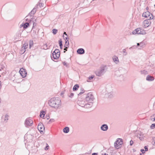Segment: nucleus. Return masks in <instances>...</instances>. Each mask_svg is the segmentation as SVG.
<instances>
[{
  "label": "nucleus",
  "instance_id": "nucleus-36",
  "mask_svg": "<svg viewBox=\"0 0 155 155\" xmlns=\"http://www.w3.org/2000/svg\"><path fill=\"white\" fill-rule=\"evenodd\" d=\"M154 115H153V116H151V120L153 121H155V117Z\"/></svg>",
  "mask_w": 155,
  "mask_h": 155
},
{
  "label": "nucleus",
  "instance_id": "nucleus-34",
  "mask_svg": "<svg viewBox=\"0 0 155 155\" xmlns=\"http://www.w3.org/2000/svg\"><path fill=\"white\" fill-rule=\"evenodd\" d=\"M122 52H123V54H124V55L126 56V55H127V52H126V49H124L123 50Z\"/></svg>",
  "mask_w": 155,
  "mask_h": 155
},
{
  "label": "nucleus",
  "instance_id": "nucleus-49",
  "mask_svg": "<svg viewBox=\"0 0 155 155\" xmlns=\"http://www.w3.org/2000/svg\"><path fill=\"white\" fill-rule=\"evenodd\" d=\"M68 48H64V50L65 51H64V53L65 52V51H67V50Z\"/></svg>",
  "mask_w": 155,
  "mask_h": 155
},
{
  "label": "nucleus",
  "instance_id": "nucleus-47",
  "mask_svg": "<svg viewBox=\"0 0 155 155\" xmlns=\"http://www.w3.org/2000/svg\"><path fill=\"white\" fill-rule=\"evenodd\" d=\"M134 143V142L133 140H131L130 142V146H132L133 145V144Z\"/></svg>",
  "mask_w": 155,
  "mask_h": 155
},
{
  "label": "nucleus",
  "instance_id": "nucleus-20",
  "mask_svg": "<svg viewBox=\"0 0 155 155\" xmlns=\"http://www.w3.org/2000/svg\"><path fill=\"white\" fill-rule=\"evenodd\" d=\"M79 87V85L78 84H75L73 88V90L74 91H77Z\"/></svg>",
  "mask_w": 155,
  "mask_h": 155
},
{
  "label": "nucleus",
  "instance_id": "nucleus-8",
  "mask_svg": "<svg viewBox=\"0 0 155 155\" xmlns=\"http://www.w3.org/2000/svg\"><path fill=\"white\" fill-rule=\"evenodd\" d=\"M119 140H117L114 143V145L115 148L118 149L120 147L121 145L123 143V141L121 139H119Z\"/></svg>",
  "mask_w": 155,
  "mask_h": 155
},
{
  "label": "nucleus",
  "instance_id": "nucleus-21",
  "mask_svg": "<svg viewBox=\"0 0 155 155\" xmlns=\"http://www.w3.org/2000/svg\"><path fill=\"white\" fill-rule=\"evenodd\" d=\"M137 137L139 138L140 140H142L144 139L143 135H141L140 134H138L137 135Z\"/></svg>",
  "mask_w": 155,
  "mask_h": 155
},
{
  "label": "nucleus",
  "instance_id": "nucleus-1",
  "mask_svg": "<svg viewBox=\"0 0 155 155\" xmlns=\"http://www.w3.org/2000/svg\"><path fill=\"white\" fill-rule=\"evenodd\" d=\"M61 100L58 97H53L48 101L49 105L55 109H58L61 105Z\"/></svg>",
  "mask_w": 155,
  "mask_h": 155
},
{
  "label": "nucleus",
  "instance_id": "nucleus-28",
  "mask_svg": "<svg viewBox=\"0 0 155 155\" xmlns=\"http://www.w3.org/2000/svg\"><path fill=\"white\" fill-rule=\"evenodd\" d=\"M59 45L60 46V48L61 49H62V47L63 46L62 45V41L61 40V39H60L59 40Z\"/></svg>",
  "mask_w": 155,
  "mask_h": 155
},
{
  "label": "nucleus",
  "instance_id": "nucleus-6",
  "mask_svg": "<svg viewBox=\"0 0 155 155\" xmlns=\"http://www.w3.org/2000/svg\"><path fill=\"white\" fill-rule=\"evenodd\" d=\"M60 55V52L58 49H56L52 53V55L53 58L56 59L59 58Z\"/></svg>",
  "mask_w": 155,
  "mask_h": 155
},
{
  "label": "nucleus",
  "instance_id": "nucleus-59",
  "mask_svg": "<svg viewBox=\"0 0 155 155\" xmlns=\"http://www.w3.org/2000/svg\"><path fill=\"white\" fill-rule=\"evenodd\" d=\"M101 155H108L107 154H106V153H105L104 154H102Z\"/></svg>",
  "mask_w": 155,
  "mask_h": 155
},
{
  "label": "nucleus",
  "instance_id": "nucleus-30",
  "mask_svg": "<svg viewBox=\"0 0 155 155\" xmlns=\"http://www.w3.org/2000/svg\"><path fill=\"white\" fill-rule=\"evenodd\" d=\"M69 47V41H66L65 45H64V47L66 48H68Z\"/></svg>",
  "mask_w": 155,
  "mask_h": 155
},
{
  "label": "nucleus",
  "instance_id": "nucleus-15",
  "mask_svg": "<svg viewBox=\"0 0 155 155\" xmlns=\"http://www.w3.org/2000/svg\"><path fill=\"white\" fill-rule=\"evenodd\" d=\"M113 59L114 61L116 64H117L119 62L118 57L116 56H114L113 58Z\"/></svg>",
  "mask_w": 155,
  "mask_h": 155
},
{
  "label": "nucleus",
  "instance_id": "nucleus-26",
  "mask_svg": "<svg viewBox=\"0 0 155 155\" xmlns=\"http://www.w3.org/2000/svg\"><path fill=\"white\" fill-rule=\"evenodd\" d=\"M29 25V24L28 22L24 23V29L27 28Z\"/></svg>",
  "mask_w": 155,
  "mask_h": 155
},
{
  "label": "nucleus",
  "instance_id": "nucleus-53",
  "mask_svg": "<svg viewBox=\"0 0 155 155\" xmlns=\"http://www.w3.org/2000/svg\"><path fill=\"white\" fill-rule=\"evenodd\" d=\"M63 34L64 35H65L66 36H68L65 32H64Z\"/></svg>",
  "mask_w": 155,
  "mask_h": 155
},
{
  "label": "nucleus",
  "instance_id": "nucleus-19",
  "mask_svg": "<svg viewBox=\"0 0 155 155\" xmlns=\"http://www.w3.org/2000/svg\"><path fill=\"white\" fill-rule=\"evenodd\" d=\"M69 131V128L68 127H65L63 129V131L64 133H67Z\"/></svg>",
  "mask_w": 155,
  "mask_h": 155
},
{
  "label": "nucleus",
  "instance_id": "nucleus-61",
  "mask_svg": "<svg viewBox=\"0 0 155 155\" xmlns=\"http://www.w3.org/2000/svg\"><path fill=\"white\" fill-rule=\"evenodd\" d=\"M140 155H142V154H141V153H140Z\"/></svg>",
  "mask_w": 155,
  "mask_h": 155
},
{
  "label": "nucleus",
  "instance_id": "nucleus-43",
  "mask_svg": "<svg viewBox=\"0 0 155 155\" xmlns=\"http://www.w3.org/2000/svg\"><path fill=\"white\" fill-rule=\"evenodd\" d=\"M49 146L47 143L46 144V146L45 148V150H47L48 149Z\"/></svg>",
  "mask_w": 155,
  "mask_h": 155
},
{
  "label": "nucleus",
  "instance_id": "nucleus-42",
  "mask_svg": "<svg viewBox=\"0 0 155 155\" xmlns=\"http://www.w3.org/2000/svg\"><path fill=\"white\" fill-rule=\"evenodd\" d=\"M34 21H33V28H34V26H35L37 25V24L35 23V22L36 21V19H35V20Z\"/></svg>",
  "mask_w": 155,
  "mask_h": 155
},
{
  "label": "nucleus",
  "instance_id": "nucleus-2",
  "mask_svg": "<svg viewBox=\"0 0 155 155\" xmlns=\"http://www.w3.org/2000/svg\"><path fill=\"white\" fill-rule=\"evenodd\" d=\"M107 69L106 65H103L101 66L100 69L95 72L96 75L98 76H101L103 75L105 72V70Z\"/></svg>",
  "mask_w": 155,
  "mask_h": 155
},
{
  "label": "nucleus",
  "instance_id": "nucleus-50",
  "mask_svg": "<svg viewBox=\"0 0 155 155\" xmlns=\"http://www.w3.org/2000/svg\"><path fill=\"white\" fill-rule=\"evenodd\" d=\"M23 27V28H24V23H22L21 25H20V27Z\"/></svg>",
  "mask_w": 155,
  "mask_h": 155
},
{
  "label": "nucleus",
  "instance_id": "nucleus-40",
  "mask_svg": "<svg viewBox=\"0 0 155 155\" xmlns=\"http://www.w3.org/2000/svg\"><path fill=\"white\" fill-rule=\"evenodd\" d=\"M150 128L152 129L155 128V123L153 124L150 126Z\"/></svg>",
  "mask_w": 155,
  "mask_h": 155
},
{
  "label": "nucleus",
  "instance_id": "nucleus-41",
  "mask_svg": "<svg viewBox=\"0 0 155 155\" xmlns=\"http://www.w3.org/2000/svg\"><path fill=\"white\" fill-rule=\"evenodd\" d=\"M153 140L152 141V144L155 145V137H153L152 139Z\"/></svg>",
  "mask_w": 155,
  "mask_h": 155
},
{
  "label": "nucleus",
  "instance_id": "nucleus-44",
  "mask_svg": "<svg viewBox=\"0 0 155 155\" xmlns=\"http://www.w3.org/2000/svg\"><path fill=\"white\" fill-rule=\"evenodd\" d=\"M63 64L64 65L66 66V67H68V64L65 62H63Z\"/></svg>",
  "mask_w": 155,
  "mask_h": 155
},
{
  "label": "nucleus",
  "instance_id": "nucleus-10",
  "mask_svg": "<svg viewBox=\"0 0 155 155\" xmlns=\"http://www.w3.org/2000/svg\"><path fill=\"white\" fill-rule=\"evenodd\" d=\"M19 72L23 78H25L27 74V72L25 69L23 68L20 69Z\"/></svg>",
  "mask_w": 155,
  "mask_h": 155
},
{
  "label": "nucleus",
  "instance_id": "nucleus-60",
  "mask_svg": "<svg viewBox=\"0 0 155 155\" xmlns=\"http://www.w3.org/2000/svg\"><path fill=\"white\" fill-rule=\"evenodd\" d=\"M132 47H131L130 48H129V49H132Z\"/></svg>",
  "mask_w": 155,
  "mask_h": 155
},
{
  "label": "nucleus",
  "instance_id": "nucleus-51",
  "mask_svg": "<svg viewBox=\"0 0 155 155\" xmlns=\"http://www.w3.org/2000/svg\"><path fill=\"white\" fill-rule=\"evenodd\" d=\"M24 47L22 46L21 48V51H22V52L23 53V50H24Z\"/></svg>",
  "mask_w": 155,
  "mask_h": 155
},
{
  "label": "nucleus",
  "instance_id": "nucleus-13",
  "mask_svg": "<svg viewBox=\"0 0 155 155\" xmlns=\"http://www.w3.org/2000/svg\"><path fill=\"white\" fill-rule=\"evenodd\" d=\"M77 52L79 54H83L85 53V50L82 48H80L77 50Z\"/></svg>",
  "mask_w": 155,
  "mask_h": 155
},
{
  "label": "nucleus",
  "instance_id": "nucleus-9",
  "mask_svg": "<svg viewBox=\"0 0 155 155\" xmlns=\"http://www.w3.org/2000/svg\"><path fill=\"white\" fill-rule=\"evenodd\" d=\"M38 128L41 134H44V131L45 130V127L42 123H40L38 125Z\"/></svg>",
  "mask_w": 155,
  "mask_h": 155
},
{
  "label": "nucleus",
  "instance_id": "nucleus-58",
  "mask_svg": "<svg viewBox=\"0 0 155 155\" xmlns=\"http://www.w3.org/2000/svg\"><path fill=\"white\" fill-rule=\"evenodd\" d=\"M146 9L147 10H148V9H149V8L148 7H147L146 8Z\"/></svg>",
  "mask_w": 155,
  "mask_h": 155
},
{
  "label": "nucleus",
  "instance_id": "nucleus-3",
  "mask_svg": "<svg viewBox=\"0 0 155 155\" xmlns=\"http://www.w3.org/2000/svg\"><path fill=\"white\" fill-rule=\"evenodd\" d=\"M94 99V97L92 93L91 92L88 93L85 97V101L88 104H93V101Z\"/></svg>",
  "mask_w": 155,
  "mask_h": 155
},
{
  "label": "nucleus",
  "instance_id": "nucleus-57",
  "mask_svg": "<svg viewBox=\"0 0 155 155\" xmlns=\"http://www.w3.org/2000/svg\"><path fill=\"white\" fill-rule=\"evenodd\" d=\"M46 118H47V119H48L49 118V117L48 116H47V117H46Z\"/></svg>",
  "mask_w": 155,
  "mask_h": 155
},
{
  "label": "nucleus",
  "instance_id": "nucleus-5",
  "mask_svg": "<svg viewBox=\"0 0 155 155\" xmlns=\"http://www.w3.org/2000/svg\"><path fill=\"white\" fill-rule=\"evenodd\" d=\"M78 104L79 105L82 107L85 108H90L92 106V104H88L86 103L84 101H81L79 102Z\"/></svg>",
  "mask_w": 155,
  "mask_h": 155
},
{
  "label": "nucleus",
  "instance_id": "nucleus-17",
  "mask_svg": "<svg viewBox=\"0 0 155 155\" xmlns=\"http://www.w3.org/2000/svg\"><path fill=\"white\" fill-rule=\"evenodd\" d=\"M37 7H34L33 9H32V10L30 14L31 15H31H34L35 13L36 12V9H37Z\"/></svg>",
  "mask_w": 155,
  "mask_h": 155
},
{
  "label": "nucleus",
  "instance_id": "nucleus-54",
  "mask_svg": "<svg viewBox=\"0 0 155 155\" xmlns=\"http://www.w3.org/2000/svg\"><path fill=\"white\" fill-rule=\"evenodd\" d=\"M139 46H140V43H137V47Z\"/></svg>",
  "mask_w": 155,
  "mask_h": 155
},
{
  "label": "nucleus",
  "instance_id": "nucleus-48",
  "mask_svg": "<svg viewBox=\"0 0 155 155\" xmlns=\"http://www.w3.org/2000/svg\"><path fill=\"white\" fill-rule=\"evenodd\" d=\"M144 148L145 149V151H148V149L147 147V146H145L144 147Z\"/></svg>",
  "mask_w": 155,
  "mask_h": 155
},
{
  "label": "nucleus",
  "instance_id": "nucleus-55",
  "mask_svg": "<svg viewBox=\"0 0 155 155\" xmlns=\"http://www.w3.org/2000/svg\"><path fill=\"white\" fill-rule=\"evenodd\" d=\"M1 84H2L1 82V81H0V89H1Z\"/></svg>",
  "mask_w": 155,
  "mask_h": 155
},
{
  "label": "nucleus",
  "instance_id": "nucleus-25",
  "mask_svg": "<svg viewBox=\"0 0 155 155\" xmlns=\"http://www.w3.org/2000/svg\"><path fill=\"white\" fill-rule=\"evenodd\" d=\"M30 15V13L29 14V15L27 16L25 18V20L26 21H27V22H28L30 21V23L31 21V20H29L28 19V17H29V15Z\"/></svg>",
  "mask_w": 155,
  "mask_h": 155
},
{
  "label": "nucleus",
  "instance_id": "nucleus-24",
  "mask_svg": "<svg viewBox=\"0 0 155 155\" xmlns=\"http://www.w3.org/2000/svg\"><path fill=\"white\" fill-rule=\"evenodd\" d=\"M94 77V76L92 75L91 76H90L87 80V81L88 82L91 81L92 79Z\"/></svg>",
  "mask_w": 155,
  "mask_h": 155
},
{
  "label": "nucleus",
  "instance_id": "nucleus-31",
  "mask_svg": "<svg viewBox=\"0 0 155 155\" xmlns=\"http://www.w3.org/2000/svg\"><path fill=\"white\" fill-rule=\"evenodd\" d=\"M44 4L40 2L38 3L36 7H37L38 6H39L40 8L43 7Z\"/></svg>",
  "mask_w": 155,
  "mask_h": 155
},
{
  "label": "nucleus",
  "instance_id": "nucleus-22",
  "mask_svg": "<svg viewBox=\"0 0 155 155\" xmlns=\"http://www.w3.org/2000/svg\"><path fill=\"white\" fill-rule=\"evenodd\" d=\"M50 47V45L48 46V45H47V43H46L43 45V48L45 50L48 49Z\"/></svg>",
  "mask_w": 155,
  "mask_h": 155
},
{
  "label": "nucleus",
  "instance_id": "nucleus-18",
  "mask_svg": "<svg viewBox=\"0 0 155 155\" xmlns=\"http://www.w3.org/2000/svg\"><path fill=\"white\" fill-rule=\"evenodd\" d=\"M28 46V44L27 43H25L23 44V47H24V50H23V53L25 51V49L27 48Z\"/></svg>",
  "mask_w": 155,
  "mask_h": 155
},
{
  "label": "nucleus",
  "instance_id": "nucleus-14",
  "mask_svg": "<svg viewBox=\"0 0 155 155\" xmlns=\"http://www.w3.org/2000/svg\"><path fill=\"white\" fill-rule=\"evenodd\" d=\"M149 19H148V20H146L143 21V24L144 26L146 27H148L149 26V22L150 20Z\"/></svg>",
  "mask_w": 155,
  "mask_h": 155
},
{
  "label": "nucleus",
  "instance_id": "nucleus-38",
  "mask_svg": "<svg viewBox=\"0 0 155 155\" xmlns=\"http://www.w3.org/2000/svg\"><path fill=\"white\" fill-rule=\"evenodd\" d=\"M33 42L32 41H30L29 44V48H31V46L32 45Z\"/></svg>",
  "mask_w": 155,
  "mask_h": 155
},
{
  "label": "nucleus",
  "instance_id": "nucleus-37",
  "mask_svg": "<svg viewBox=\"0 0 155 155\" xmlns=\"http://www.w3.org/2000/svg\"><path fill=\"white\" fill-rule=\"evenodd\" d=\"M5 67L4 66H1L0 68V71H1L2 70L5 71Z\"/></svg>",
  "mask_w": 155,
  "mask_h": 155
},
{
  "label": "nucleus",
  "instance_id": "nucleus-52",
  "mask_svg": "<svg viewBox=\"0 0 155 155\" xmlns=\"http://www.w3.org/2000/svg\"><path fill=\"white\" fill-rule=\"evenodd\" d=\"M98 154L97 153H93L92 155H97Z\"/></svg>",
  "mask_w": 155,
  "mask_h": 155
},
{
  "label": "nucleus",
  "instance_id": "nucleus-23",
  "mask_svg": "<svg viewBox=\"0 0 155 155\" xmlns=\"http://www.w3.org/2000/svg\"><path fill=\"white\" fill-rule=\"evenodd\" d=\"M8 117L9 116L7 114L5 115L4 120L5 122H7L8 120Z\"/></svg>",
  "mask_w": 155,
  "mask_h": 155
},
{
  "label": "nucleus",
  "instance_id": "nucleus-16",
  "mask_svg": "<svg viewBox=\"0 0 155 155\" xmlns=\"http://www.w3.org/2000/svg\"><path fill=\"white\" fill-rule=\"evenodd\" d=\"M154 80V77L150 75H147L146 78V80L148 81H153Z\"/></svg>",
  "mask_w": 155,
  "mask_h": 155
},
{
  "label": "nucleus",
  "instance_id": "nucleus-7",
  "mask_svg": "<svg viewBox=\"0 0 155 155\" xmlns=\"http://www.w3.org/2000/svg\"><path fill=\"white\" fill-rule=\"evenodd\" d=\"M142 16L145 18L149 17L148 19H152L153 18V15L149 11L144 12L142 14Z\"/></svg>",
  "mask_w": 155,
  "mask_h": 155
},
{
  "label": "nucleus",
  "instance_id": "nucleus-56",
  "mask_svg": "<svg viewBox=\"0 0 155 155\" xmlns=\"http://www.w3.org/2000/svg\"><path fill=\"white\" fill-rule=\"evenodd\" d=\"M54 121V119H51L50 120V121H51V122H52V121Z\"/></svg>",
  "mask_w": 155,
  "mask_h": 155
},
{
  "label": "nucleus",
  "instance_id": "nucleus-4",
  "mask_svg": "<svg viewBox=\"0 0 155 155\" xmlns=\"http://www.w3.org/2000/svg\"><path fill=\"white\" fill-rule=\"evenodd\" d=\"M132 33L133 34L144 35L146 34V32L145 31L142 29L141 28H139L133 31Z\"/></svg>",
  "mask_w": 155,
  "mask_h": 155
},
{
  "label": "nucleus",
  "instance_id": "nucleus-11",
  "mask_svg": "<svg viewBox=\"0 0 155 155\" xmlns=\"http://www.w3.org/2000/svg\"><path fill=\"white\" fill-rule=\"evenodd\" d=\"M33 122L32 120L29 118H27L25 121V124L26 125L31 126L33 124Z\"/></svg>",
  "mask_w": 155,
  "mask_h": 155
},
{
  "label": "nucleus",
  "instance_id": "nucleus-27",
  "mask_svg": "<svg viewBox=\"0 0 155 155\" xmlns=\"http://www.w3.org/2000/svg\"><path fill=\"white\" fill-rule=\"evenodd\" d=\"M45 112L43 111H41V113L40 116L41 117H44L45 115Z\"/></svg>",
  "mask_w": 155,
  "mask_h": 155
},
{
  "label": "nucleus",
  "instance_id": "nucleus-45",
  "mask_svg": "<svg viewBox=\"0 0 155 155\" xmlns=\"http://www.w3.org/2000/svg\"><path fill=\"white\" fill-rule=\"evenodd\" d=\"M140 151L142 152V153L143 154L145 153V151H146L143 149H141Z\"/></svg>",
  "mask_w": 155,
  "mask_h": 155
},
{
  "label": "nucleus",
  "instance_id": "nucleus-32",
  "mask_svg": "<svg viewBox=\"0 0 155 155\" xmlns=\"http://www.w3.org/2000/svg\"><path fill=\"white\" fill-rule=\"evenodd\" d=\"M84 92V90L83 87H81V92L79 93L78 94V95H81L82 94H83Z\"/></svg>",
  "mask_w": 155,
  "mask_h": 155
},
{
  "label": "nucleus",
  "instance_id": "nucleus-39",
  "mask_svg": "<svg viewBox=\"0 0 155 155\" xmlns=\"http://www.w3.org/2000/svg\"><path fill=\"white\" fill-rule=\"evenodd\" d=\"M74 94L73 93H70V94L69 95V97L71 98H72L74 96Z\"/></svg>",
  "mask_w": 155,
  "mask_h": 155
},
{
  "label": "nucleus",
  "instance_id": "nucleus-12",
  "mask_svg": "<svg viewBox=\"0 0 155 155\" xmlns=\"http://www.w3.org/2000/svg\"><path fill=\"white\" fill-rule=\"evenodd\" d=\"M108 129V126L106 124H103L101 127V129L104 131H107Z\"/></svg>",
  "mask_w": 155,
  "mask_h": 155
},
{
  "label": "nucleus",
  "instance_id": "nucleus-29",
  "mask_svg": "<svg viewBox=\"0 0 155 155\" xmlns=\"http://www.w3.org/2000/svg\"><path fill=\"white\" fill-rule=\"evenodd\" d=\"M141 74H148L147 71L145 70H141L140 71Z\"/></svg>",
  "mask_w": 155,
  "mask_h": 155
},
{
  "label": "nucleus",
  "instance_id": "nucleus-46",
  "mask_svg": "<svg viewBox=\"0 0 155 155\" xmlns=\"http://www.w3.org/2000/svg\"><path fill=\"white\" fill-rule=\"evenodd\" d=\"M140 46L141 47H142L144 45V44L143 43L141 42L140 43Z\"/></svg>",
  "mask_w": 155,
  "mask_h": 155
},
{
  "label": "nucleus",
  "instance_id": "nucleus-35",
  "mask_svg": "<svg viewBox=\"0 0 155 155\" xmlns=\"http://www.w3.org/2000/svg\"><path fill=\"white\" fill-rule=\"evenodd\" d=\"M63 37L64 38V39L65 40V41H68V36H66V37H65L64 35H63Z\"/></svg>",
  "mask_w": 155,
  "mask_h": 155
},
{
  "label": "nucleus",
  "instance_id": "nucleus-33",
  "mask_svg": "<svg viewBox=\"0 0 155 155\" xmlns=\"http://www.w3.org/2000/svg\"><path fill=\"white\" fill-rule=\"evenodd\" d=\"M58 31V30L56 29H53L52 30V33L54 35H55Z\"/></svg>",
  "mask_w": 155,
  "mask_h": 155
}]
</instances>
